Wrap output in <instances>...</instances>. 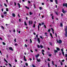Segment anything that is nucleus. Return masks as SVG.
<instances>
[{"label":"nucleus","mask_w":67,"mask_h":67,"mask_svg":"<svg viewBox=\"0 0 67 67\" xmlns=\"http://www.w3.org/2000/svg\"><path fill=\"white\" fill-rule=\"evenodd\" d=\"M2 43H3V45H5V43H4V42H2Z\"/></svg>","instance_id":"nucleus-23"},{"label":"nucleus","mask_w":67,"mask_h":67,"mask_svg":"<svg viewBox=\"0 0 67 67\" xmlns=\"http://www.w3.org/2000/svg\"><path fill=\"white\" fill-rule=\"evenodd\" d=\"M24 24L25 25H26V26H27V24H26V21H24Z\"/></svg>","instance_id":"nucleus-10"},{"label":"nucleus","mask_w":67,"mask_h":67,"mask_svg":"<svg viewBox=\"0 0 67 67\" xmlns=\"http://www.w3.org/2000/svg\"><path fill=\"white\" fill-rule=\"evenodd\" d=\"M29 60H30L31 61L32 60V59H31V58H30Z\"/></svg>","instance_id":"nucleus-64"},{"label":"nucleus","mask_w":67,"mask_h":67,"mask_svg":"<svg viewBox=\"0 0 67 67\" xmlns=\"http://www.w3.org/2000/svg\"><path fill=\"white\" fill-rule=\"evenodd\" d=\"M65 57H67V54H65Z\"/></svg>","instance_id":"nucleus-52"},{"label":"nucleus","mask_w":67,"mask_h":67,"mask_svg":"<svg viewBox=\"0 0 67 67\" xmlns=\"http://www.w3.org/2000/svg\"><path fill=\"white\" fill-rule=\"evenodd\" d=\"M30 52H31V53H33V51H32V50H30Z\"/></svg>","instance_id":"nucleus-50"},{"label":"nucleus","mask_w":67,"mask_h":67,"mask_svg":"<svg viewBox=\"0 0 67 67\" xmlns=\"http://www.w3.org/2000/svg\"><path fill=\"white\" fill-rule=\"evenodd\" d=\"M1 17L3 18H4V16H3V15H1Z\"/></svg>","instance_id":"nucleus-44"},{"label":"nucleus","mask_w":67,"mask_h":67,"mask_svg":"<svg viewBox=\"0 0 67 67\" xmlns=\"http://www.w3.org/2000/svg\"><path fill=\"white\" fill-rule=\"evenodd\" d=\"M14 5H16V3H15V2H14Z\"/></svg>","instance_id":"nucleus-56"},{"label":"nucleus","mask_w":67,"mask_h":67,"mask_svg":"<svg viewBox=\"0 0 67 67\" xmlns=\"http://www.w3.org/2000/svg\"><path fill=\"white\" fill-rule=\"evenodd\" d=\"M39 25H40V26H41V25H42L40 23H39Z\"/></svg>","instance_id":"nucleus-60"},{"label":"nucleus","mask_w":67,"mask_h":67,"mask_svg":"<svg viewBox=\"0 0 67 67\" xmlns=\"http://www.w3.org/2000/svg\"><path fill=\"white\" fill-rule=\"evenodd\" d=\"M52 19H53V20H54V16H52Z\"/></svg>","instance_id":"nucleus-40"},{"label":"nucleus","mask_w":67,"mask_h":67,"mask_svg":"<svg viewBox=\"0 0 67 67\" xmlns=\"http://www.w3.org/2000/svg\"><path fill=\"white\" fill-rule=\"evenodd\" d=\"M30 43H31L32 42V40L31 39H30Z\"/></svg>","instance_id":"nucleus-24"},{"label":"nucleus","mask_w":67,"mask_h":67,"mask_svg":"<svg viewBox=\"0 0 67 67\" xmlns=\"http://www.w3.org/2000/svg\"><path fill=\"white\" fill-rule=\"evenodd\" d=\"M42 52H44V50H43V49L42 50Z\"/></svg>","instance_id":"nucleus-58"},{"label":"nucleus","mask_w":67,"mask_h":67,"mask_svg":"<svg viewBox=\"0 0 67 67\" xmlns=\"http://www.w3.org/2000/svg\"><path fill=\"white\" fill-rule=\"evenodd\" d=\"M49 43L50 45H52V43L51 42H49Z\"/></svg>","instance_id":"nucleus-36"},{"label":"nucleus","mask_w":67,"mask_h":67,"mask_svg":"<svg viewBox=\"0 0 67 67\" xmlns=\"http://www.w3.org/2000/svg\"><path fill=\"white\" fill-rule=\"evenodd\" d=\"M65 35L66 37H67V32H66L65 33Z\"/></svg>","instance_id":"nucleus-14"},{"label":"nucleus","mask_w":67,"mask_h":67,"mask_svg":"<svg viewBox=\"0 0 67 67\" xmlns=\"http://www.w3.org/2000/svg\"><path fill=\"white\" fill-rule=\"evenodd\" d=\"M36 36L37 38L38 37V35H36Z\"/></svg>","instance_id":"nucleus-62"},{"label":"nucleus","mask_w":67,"mask_h":67,"mask_svg":"<svg viewBox=\"0 0 67 67\" xmlns=\"http://www.w3.org/2000/svg\"><path fill=\"white\" fill-rule=\"evenodd\" d=\"M52 64L53 65H54V61H52Z\"/></svg>","instance_id":"nucleus-34"},{"label":"nucleus","mask_w":67,"mask_h":67,"mask_svg":"<svg viewBox=\"0 0 67 67\" xmlns=\"http://www.w3.org/2000/svg\"><path fill=\"white\" fill-rule=\"evenodd\" d=\"M1 27L4 30V27L3 26H1Z\"/></svg>","instance_id":"nucleus-16"},{"label":"nucleus","mask_w":67,"mask_h":67,"mask_svg":"<svg viewBox=\"0 0 67 67\" xmlns=\"http://www.w3.org/2000/svg\"><path fill=\"white\" fill-rule=\"evenodd\" d=\"M25 7L26 8H27V9H28L29 10V7H27L26 6H25Z\"/></svg>","instance_id":"nucleus-20"},{"label":"nucleus","mask_w":67,"mask_h":67,"mask_svg":"<svg viewBox=\"0 0 67 67\" xmlns=\"http://www.w3.org/2000/svg\"><path fill=\"white\" fill-rule=\"evenodd\" d=\"M60 64H61V65H63V63H62V62H60Z\"/></svg>","instance_id":"nucleus-54"},{"label":"nucleus","mask_w":67,"mask_h":67,"mask_svg":"<svg viewBox=\"0 0 67 67\" xmlns=\"http://www.w3.org/2000/svg\"><path fill=\"white\" fill-rule=\"evenodd\" d=\"M63 7H65V3H64L63 4Z\"/></svg>","instance_id":"nucleus-37"},{"label":"nucleus","mask_w":67,"mask_h":67,"mask_svg":"<svg viewBox=\"0 0 67 67\" xmlns=\"http://www.w3.org/2000/svg\"><path fill=\"white\" fill-rule=\"evenodd\" d=\"M26 19L27 20H28V18L27 17H26Z\"/></svg>","instance_id":"nucleus-61"},{"label":"nucleus","mask_w":67,"mask_h":67,"mask_svg":"<svg viewBox=\"0 0 67 67\" xmlns=\"http://www.w3.org/2000/svg\"><path fill=\"white\" fill-rule=\"evenodd\" d=\"M50 1L51 2H53V0H50Z\"/></svg>","instance_id":"nucleus-46"},{"label":"nucleus","mask_w":67,"mask_h":67,"mask_svg":"<svg viewBox=\"0 0 67 67\" xmlns=\"http://www.w3.org/2000/svg\"><path fill=\"white\" fill-rule=\"evenodd\" d=\"M40 47H41V48H43V46L41 45L40 46Z\"/></svg>","instance_id":"nucleus-21"},{"label":"nucleus","mask_w":67,"mask_h":67,"mask_svg":"<svg viewBox=\"0 0 67 67\" xmlns=\"http://www.w3.org/2000/svg\"><path fill=\"white\" fill-rule=\"evenodd\" d=\"M9 9L8 8H6V11L7 12L9 11V10H8Z\"/></svg>","instance_id":"nucleus-22"},{"label":"nucleus","mask_w":67,"mask_h":67,"mask_svg":"<svg viewBox=\"0 0 67 67\" xmlns=\"http://www.w3.org/2000/svg\"><path fill=\"white\" fill-rule=\"evenodd\" d=\"M48 61H49V62H50V61H51V60H49V58H48Z\"/></svg>","instance_id":"nucleus-41"},{"label":"nucleus","mask_w":67,"mask_h":67,"mask_svg":"<svg viewBox=\"0 0 67 67\" xmlns=\"http://www.w3.org/2000/svg\"><path fill=\"white\" fill-rule=\"evenodd\" d=\"M19 20L20 22H21V19H19Z\"/></svg>","instance_id":"nucleus-49"},{"label":"nucleus","mask_w":67,"mask_h":67,"mask_svg":"<svg viewBox=\"0 0 67 67\" xmlns=\"http://www.w3.org/2000/svg\"><path fill=\"white\" fill-rule=\"evenodd\" d=\"M15 62H17V60H16V59H15Z\"/></svg>","instance_id":"nucleus-63"},{"label":"nucleus","mask_w":67,"mask_h":67,"mask_svg":"<svg viewBox=\"0 0 67 67\" xmlns=\"http://www.w3.org/2000/svg\"><path fill=\"white\" fill-rule=\"evenodd\" d=\"M48 32H50V31H51V30H50V29H49V30H48Z\"/></svg>","instance_id":"nucleus-53"},{"label":"nucleus","mask_w":67,"mask_h":67,"mask_svg":"<svg viewBox=\"0 0 67 67\" xmlns=\"http://www.w3.org/2000/svg\"><path fill=\"white\" fill-rule=\"evenodd\" d=\"M65 31L66 32H67V29L66 28L65 29Z\"/></svg>","instance_id":"nucleus-25"},{"label":"nucleus","mask_w":67,"mask_h":67,"mask_svg":"<svg viewBox=\"0 0 67 67\" xmlns=\"http://www.w3.org/2000/svg\"><path fill=\"white\" fill-rule=\"evenodd\" d=\"M37 46L38 47V48H40V46L38 45H37Z\"/></svg>","instance_id":"nucleus-59"},{"label":"nucleus","mask_w":67,"mask_h":67,"mask_svg":"<svg viewBox=\"0 0 67 67\" xmlns=\"http://www.w3.org/2000/svg\"><path fill=\"white\" fill-rule=\"evenodd\" d=\"M9 49H10V50H12V51H13V49H12V47H9Z\"/></svg>","instance_id":"nucleus-5"},{"label":"nucleus","mask_w":67,"mask_h":67,"mask_svg":"<svg viewBox=\"0 0 67 67\" xmlns=\"http://www.w3.org/2000/svg\"><path fill=\"white\" fill-rule=\"evenodd\" d=\"M55 3L56 4H57L58 2H57V0H55Z\"/></svg>","instance_id":"nucleus-28"},{"label":"nucleus","mask_w":67,"mask_h":67,"mask_svg":"<svg viewBox=\"0 0 67 67\" xmlns=\"http://www.w3.org/2000/svg\"><path fill=\"white\" fill-rule=\"evenodd\" d=\"M34 31V30L33 29L31 30L30 31V32H33Z\"/></svg>","instance_id":"nucleus-31"},{"label":"nucleus","mask_w":67,"mask_h":67,"mask_svg":"<svg viewBox=\"0 0 67 67\" xmlns=\"http://www.w3.org/2000/svg\"><path fill=\"white\" fill-rule=\"evenodd\" d=\"M12 15L13 17H15V14H14V13L12 14Z\"/></svg>","instance_id":"nucleus-8"},{"label":"nucleus","mask_w":67,"mask_h":67,"mask_svg":"<svg viewBox=\"0 0 67 67\" xmlns=\"http://www.w3.org/2000/svg\"><path fill=\"white\" fill-rule=\"evenodd\" d=\"M65 7H67V3H66L65 4Z\"/></svg>","instance_id":"nucleus-33"},{"label":"nucleus","mask_w":67,"mask_h":67,"mask_svg":"<svg viewBox=\"0 0 67 67\" xmlns=\"http://www.w3.org/2000/svg\"><path fill=\"white\" fill-rule=\"evenodd\" d=\"M34 7L35 9H36V5H34Z\"/></svg>","instance_id":"nucleus-35"},{"label":"nucleus","mask_w":67,"mask_h":67,"mask_svg":"<svg viewBox=\"0 0 67 67\" xmlns=\"http://www.w3.org/2000/svg\"><path fill=\"white\" fill-rule=\"evenodd\" d=\"M62 16H63V15H64V14H63V13H62L61 14V15Z\"/></svg>","instance_id":"nucleus-48"},{"label":"nucleus","mask_w":67,"mask_h":67,"mask_svg":"<svg viewBox=\"0 0 67 67\" xmlns=\"http://www.w3.org/2000/svg\"><path fill=\"white\" fill-rule=\"evenodd\" d=\"M48 67H50V65H49V63H48Z\"/></svg>","instance_id":"nucleus-39"},{"label":"nucleus","mask_w":67,"mask_h":67,"mask_svg":"<svg viewBox=\"0 0 67 67\" xmlns=\"http://www.w3.org/2000/svg\"><path fill=\"white\" fill-rule=\"evenodd\" d=\"M60 26H61L62 27H63V24L62 23H60Z\"/></svg>","instance_id":"nucleus-12"},{"label":"nucleus","mask_w":67,"mask_h":67,"mask_svg":"<svg viewBox=\"0 0 67 67\" xmlns=\"http://www.w3.org/2000/svg\"><path fill=\"white\" fill-rule=\"evenodd\" d=\"M24 60L25 61V62H26L27 61V60H26V59L25 58V56H24Z\"/></svg>","instance_id":"nucleus-4"},{"label":"nucleus","mask_w":67,"mask_h":67,"mask_svg":"<svg viewBox=\"0 0 67 67\" xmlns=\"http://www.w3.org/2000/svg\"><path fill=\"white\" fill-rule=\"evenodd\" d=\"M57 50L58 51H60V49L59 48L57 47Z\"/></svg>","instance_id":"nucleus-19"},{"label":"nucleus","mask_w":67,"mask_h":67,"mask_svg":"<svg viewBox=\"0 0 67 67\" xmlns=\"http://www.w3.org/2000/svg\"><path fill=\"white\" fill-rule=\"evenodd\" d=\"M38 30H40V26L38 25Z\"/></svg>","instance_id":"nucleus-30"},{"label":"nucleus","mask_w":67,"mask_h":67,"mask_svg":"<svg viewBox=\"0 0 67 67\" xmlns=\"http://www.w3.org/2000/svg\"><path fill=\"white\" fill-rule=\"evenodd\" d=\"M28 2L29 3H31V2H30V1H28Z\"/></svg>","instance_id":"nucleus-57"},{"label":"nucleus","mask_w":67,"mask_h":67,"mask_svg":"<svg viewBox=\"0 0 67 67\" xmlns=\"http://www.w3.org/2000/svg\"><path fill=\"white\" fill-rule=\"evenodd\" d=\"M61 51H62V54H63V55H64V56H65V54H64V51H63V49H61Z\"/></svg>","instance_id":"nucleus-3"},{"label":"nucleus","mask_w":67,"mask_h":67,"mask_svg":"<svg viewBox=\"0 0 67 67\" xmlns=\"http://www.w3.org/2000/svg\"><path fill=\"white\" fill-rule=\"evenodd\" d=\"M7 12H4L3 13V14H7Z\"/></svg>","instance_id":"nucleus-15"},{"label":"nucleus","mask_w":67,"mask_h":67,"mask_svg":"<svg viewBox=\"0 0 67 67\" xmlns=\"http://www.w3.org/2000/svg\"><path fill=\"white\" fill-rule=\"evenodd\" d=\"M39 56H40V54H38L37 55H36L35 57H36V58H37Z\"/></svg>","instance_id":"nucleus-6"},{"label":"nucleus","mask_w":67,"mask_h":67,"mask_svg":"<svg viewBox=\"0 0 67 67\" xmlns=\"http://www.w3.org/2000/svg\"><path fill=\"white\" fill-rule=\"evenodd\" d=\"M56 41H57V43H59V44H61V43H62V42L61 41V40H59L58 41V39H57Z\"/></svg>","instance_id":"nucleus-1"},{"label":"nucleus","mask_w":67,"mask_h":67,"mask_svg":"<svg viewBox=\"0 0 67 67\" xmlns=\"http://www.w3.org/2000/svg\"><path fill=\"white\" fill-rule=\"evenodd\" d=\"M18 5L19 7V8H21V5H20V3H18Z\"/></svg>","instance_id":"nucleus-7"},{"label":"nucleus","mask_w":67,"mask_h":67,"mask_svg":"<svg viewBox=\"0 0 67 67\" xmlns=\"http://www.w3.org/2000/svg\"><path fill=\"white\" fill-rule=\"evenodd\" d=\"M44 27L45 29H46V26H45V25H44Z\"/></svg>","instance_id":"nucleus-55"},{"label":"nucleus","mask_w":67,"mask_h":67,"mask_svg":"<svg viewBox=\"0 0 67 67\" xmlns=\"http://www.w3.org/2000/svg\"><path fill=\"white\" fill-rule=\"evenodd\" d=\"M40 10H42V7H40Z\"/></svg>","instance_id":"nucleus-42"},{"label":"nucleus","mask_w":67,"mask_h":67,"mask_svg":"<svg viewBox=\"0 0 67 67\" xmlns=\"http://www.w3.org/2000/svg\"><path fill=\"white\" fill-rule=\"evenodd\" d=\"M16 38H15L14 40V42H16Z\"/></svg>","instance_id":"nucleus-45"},{"label":"nucleus","mask_w":67,"mask_h":67,"mask_svg":"<svg viewBox=\"0 0 67 67\" xmlns=\"http://www.w3.org/2000/svg\"><path fill=\"white\" fill-rule=\"evenodd\" d=\"M9 65L10 67H12V65L10 63L8 64Z\"/></svg>","instance_id":"nucleus-29"},{"label":"nucleus","mask_w":67,"mask_h":67,"mask_svg":"<svg viewBox=\"0 0 67 67\" xmlns=\"http://www.w3.org/2000/svg\"><path fill=\"white\" fill-rule=\"evenodd\" d=\"M32 23H33V22L32 21H29V25H30V24H32Z\"/></svg>","instance_id":"nucleus-2"},{"label":"nucleus","mask_w":67,"mask_h":67,"mask_svg":"<svg viewBox=\"0 0 67 67\" xmlns=\"http://www.w3.org/2000/svg\"><path fill=\"white\" fill-rule=\"evenodd\" d=\"M40 38H42V39H43V37L42 36H40Z\"/></svg>","instance_id":"nucleus-43"},{"label":"nucleus","mask_w":67,"mask_h":67,"mask_svg":"<svg viewBox=\"0 0 67 67\" xmlns=\"http://www.w3.org/2000/svg\"><path fill=\"white\" fill-rule=\"evenodd\" d=\"M29 14L30 15H32V14H33V13H32V12H29Z\"/></svg>","instance_id":"nucleus-13"},{"label":"nucleus","mask_w":67,"mask_h":67,"mask_svg":"<svg viewBox=\"0 0 67 67\" xmlns=\"http://www.w3.org/2000/svg\"><path fill=\"white\" fill-rule=\"evenodd\" d=\"M4 5L6 7H8V5H7L5 3H4Z\"/></svg>","instance_id":"nucleus-18"},{"label":"nucleus","mask_w":67,"mask_h":67,"mask_svg":"<svg viewBox=\"0 0 67 67\" xmlns=\"http://www.w3.org/2000/svg\"><path fill=\"white\" fill-rule=\"evenodd\" d=\"M58 52L57 51V50H54V53H57Z\"/></svg>","instance_id":"nucleus-17"},{"label":"nucleus","mask_w":67,"mask_h":67,"mask_svg":"<svg viewBox=\"0 0 67 67\" xmlns=\"http://www.w3.org/2000/svg\"><path fill=\"white\" fill-rule=\"evenodd\" d=\"M64 11H65V10H64V9H63L62 10V12H63V13H64Z\"/></svg>","instance_id":"nucleus-26"},{"label":"nucleus","mask_w":67,"mask_h":67,"mask_svg":"<svg viewBox=\"0 0 67 67\" xmlns=\"http://www.w3.org/2000/svg\"><path fill=\"white\" fill-rule=\"evenodd\" d=\"M25 47H27V46L26 44H25Z\"/></svg>","instance_id":"nucleus-32"},{"label":"nucleus","mask_w":67,"mask_h":67,"mask_svg":"<svg viewBox=\"0 0 67 67\" xmlns=\"http://www.w3.org/2000/svg\"><path fill=\"white\" fill-rule=\"evenodd\" d=\"M41 24L42 25H44V23L43 22H42L41 23Z\"/></svg>","instance_id":"nucleus-51"},{"label":"nucleus","mask_w":67,"mask_h":67,"mask_svg":"<svg viewBox=\"0 0 67 67\" xmlns=\"http://www.w3.org/2000/svg\"><path fill=\"white\" fill-rule=\"evenodd\" d=\"M25 64L26 66H28V64L27 63H26Z\"/></svg>","instance_id":"nucleus-27"},{"label":"nucleus","mask_w":67,"mask_h":67,"mask_svg":"<svg viewBox=\"0 0 67 67\" xmlns=\"http://www.w3.org/2000/svg\"><path fill=\"white\" fill-rule=\"evenodd\" d=\"M37 60L38 62H41V60L40 59H37Z\"/></svg>","instance_id":"nucleus-11"},{"label":"nucleus","mask_w":67,"mask_h":67,"mask_svg":"<svg viewBox=\"0 0 67 67\" xmlns=\"http://www.w3.org/2000/svg\"><path fill=\"white\" fill-rule=\"evenodd\" d=\"M37 40L38 42L39 43H40V38H38Z\"/></svg>","instance_id":"nucleus-9"},{"label":"nucleus","mask_w":67,"mask_h":67,"mask_svg":"<svg viewBox=\"0 0 67 67\" xmlns=\"http://www.w3.org/2000/svg\"><path fill=\"white\" fill-rule=\"evenodd\" d=\"M42 5H44V3H42Z\"/></svg>","instance_id":"nucleus-47"},{"label":"nucleus","mask_w":67,"mask_h":67,"mask_svg":"<svg viewBox=\"0 0 67 67\" xmlns=\"http://www.w3.org/2000/svg\"><path fill=\"white\" fill-rule=\"evenodd\" d=\"M51 29L52 31V32H54V29L52 28H51Z\"/></svg>","instance_id":"nucleus-38"}]
</instances>
